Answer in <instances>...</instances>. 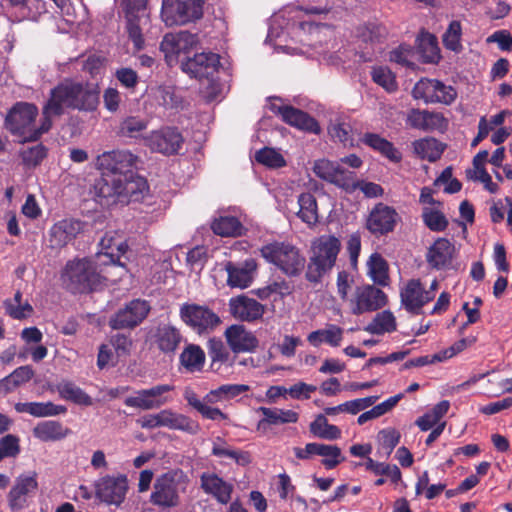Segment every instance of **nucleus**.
Segmentation results:
<instances>
[{
    "label": "nucleus",
    "mask_w": 512,
    "mask_h": 512,
    "mask_svg": "<svg viewBox=\"0 0 512 512\" xmlns=\"http://www.w3.org/2000/svg\"><path fill=\"white\" fill-rule=\"evenodd\" d=\"M188 483V476L180 469L162 474L154 482L151 503L161 508L178 506L180 494L186 491Z\"/></svg>",
    "instance_id": "39448f33"
},
{
    "label": "nucleus",
    "mask_w": 512,
    "mask_h": 512,
    "mask_svg": "<svg viewBox=\"0 0 512 512\" xmlns=\"http://www.w3.org/2000/svg\"><path fill=\"white\" fill-rule=\"evenodd\" d=\"M454 251L455 248L449 240L439 238L429 248L426 255L427 262L435 269L446 268L452 262Z\"/></svg>",
    "instance_id": "c756f323"
},
{
    "label": "nucleus",
    "mask_w": 512,
    "mask_h": 512,
    "mask_svg": "<svg viewBox=\"0 0 512 512\" xmlns=\"http://www.w3.org/2000/svg\"><path fill=\"white\" fill-rule=\"evenodd\" d=\"M229 308L235 318L246 322L256 321L262 318L265 313V306L263 304L245 295L231 298Z\"/></svg>",
    "instance_id": "b1692460"
},
{
    "label": "nucleus",
    "mask_w": 512,
    "mask_h": 512,
    "mask_svg": "<svg viewBox=\"0 0 512 512\" xmlns=\"http://www.w3.org/2000/svg\"><path fill=\"white\" fill-rule=\"evenodd\" d=\"M156 97L159 104L166 108H175L181 103L180 98L175 94V90L171 86H160L157 89Z\"/></svg>",
    "instance_id": "774afa93"
},
{
    "label": "nucleus",
    "mask_w": 512,
    "mask_h": 512,
    "mask_svg": "<svg viewBox=\"0 0 512 512\" xmlns=\"http://www.w3.org/2000/svg\"><path fill=\"white\" fill-rule=\"evenodd\" d=\"M400 217L397 211L384 203H377L366 220V228L375 236L392 232Z\"/></svg>",
    "instance_id": "a211bd4d"
},
{
    "label": "nucleus",
    "mask_w": 512,
    "mask_h": 512,
    "mask_svg": "<svg viewBox=\"0 0 512 512\" xmlns=\"http://www.w3.org/2000/svg\"><path fill=\"white\" fill-rule=\"evenodd\" d=\"M377 440L379 443L378 453L388 458L400 441V433L394 428L382 429L378 432Z\"/></svg>",
    "instance_id": "09e8293b"
},
{
    "label": "nucleus",
    "mask_w": 512,
    "mask_h": 512,
    "mask_svg": "<svg viewBox=\"0 0 512 512\" xmlns=\"http://www.w3.org/2000/svg\"><path fill=\"white\" fill-rule=\"evenodd\" d=\"M69 429L58 421H42L33 428L35 438L43 442L58 441L69 434Z\"/></svg>",
    "instance_id": "2f4dec72"
},
{
    "label": "nucleus",
    "mask_w": 512,
    "mask_h": 512,
    "mask_svg": "<svg viewBox=\"0 0 512 512\" xmlns=\"http://www.w3.org/2000/svg\"><path fill=\"white\" fill-rule=\"evenodd\" d=\"M208 353L211 358L212 367L216 365L233 366L236 356H232L228 348L225 347L221 339L211 338L208 341ZM220 366L216 369L218 370Z\"/></svg>",
    "instance_id": "ea45409f"
},
{
    "label": "nucleus",
    "mask_w": 512,
    "mask_h": 512,
    "mask_svg": "<svg viewBox=\"0 0 512 512\" xmlns=\"http://www.w3.org/2000/svg\"><path fill=\"white\" fill-rule=\"evenodd\" d=\"M412 95L425 103H442L449 105L457 97L456 90L436 79L422 78L414 86Z\"/></svg>",
    "instance_id": "9b49d317"
},
{
    "label": "nucleus",
    "mask_w": 512,
    "mask_h": 512,
    "mask_svg": "<svg viewBox=\"0 0 512 512\" xmlns=\"http://www.w3.org/2000/svg\"><path fill=\"white\" fill-rule=\"evenodd\" d=\"M340 241L331 235H323L312 243V256L307 266L306 279L318 282L335 265L340 251Z\"/></svg>",
    "instance_id": "20e7f679"
},
{
    "label": "nucleus",
    "mask_w": 512,
    "mask_h": 512,
    "mask_svg": "<svg viewBox=\"0 0 512 512\" xmlns=\"http://www.w3.org/2000/svg\"><path fill=\"white\" fill-rule=\"evenodd\" d=\"M402 398V394L395 395L393 397H390L389 399L385 400L384 402L374 406L369 411H366L362 413L357 418V423L359 425H363L366 422L376 419L387 412H389L393 407L396 406V404L399 402V400Z\"/></svg>",
    "instance_id": "3c124183"
},
{
    "label": "nucleus",
    "mask_w": 512,
    "mask_h": 512,
    "mask_svg": "<svg viewBox=\"0 0 512 512\" xmlns=\"http://www.w3.org/2000/svg\"><path fill=\"white\" fill-rule=\"evenodd\" d=\"M180 319L199 335L212 332L221 323L220 317L208 306L184 303L179 310Z\"/></svg>",
    "instance_id": "6e6552de"
},
{
    "label": "nucleus",
    "mask_w": 512,
    "mask_h": 512,
    "mask_svg": "<svg viewBox=\"0 0 512 512\" xmlns=\"http://www.w3.org/2000/svg\"><path fill=\"white\" fill-rule=\"evenodd\" d=\"M224 336L231 351L235 354L241 352H253L259 344L257 337L245 326L234 324L229 326Z\"/></svg>",
    "instance_id": "4be33fe9"
},
{
    "label": "nucleus",
    "mask_w": 512,
    "mask_h": 512,
    "mask_svg": "<svg viewBox=\"0 0 512 512\" xmlns=\"http://www.w3.org/2000/svg\"><path fill=\"white\" fill-rule=\"evenodd\" d=\"M184 398L187 401L188 405L193 407L206 419L214 421L227 419V415L225 413H223L219 408L211 407L207 405L205 402H202L198 398L197 394L191 389L185 390Z\"/></svg>",
    "instance_id": "58836bf2"
},
{
    "label": "nucleus",
    "mask_w": 512,
    "mask_h": 512,
    "mask_svg": "<svg viewBox=\"0 0 512 512\" xmlns=\"http://www.w3.org/2000/svg\"><path fill=\"white\" fill-rule=\"evenodd\" d=\"M148 121L139 116H128L122 120L119 126V134L124 137L137 138L147 129Z\"/></svg>",
    "instance_id": "8fccbe9b"
},
{
    "label": "nucleus",
    "mask_w": 512,
    "mask_h": 512,
    "mask_svg": "<svg viewBox=\"0 0 512 512\" xmlns=\"http://www.w3.org/2000/svg\"><path fill=\"white\" fill-rule=\"evenodd\" d=\"M198 44V37L188 31L168 33L164 36L160 49L168 63H172L181 54H188Z\"/></svg>",
    "instance_id": "6ab92c4d"
},
{
    "label": "nucleus",
    "mask_w": 512,
    "mask_h": 512,
    "mask_svg": "<svg viewBox=\"0 0 512 512\" xmlns=\"http://www.w3.org/2000/svg\"><path fill=\"white\" fill-rule=\"evenodd\" d=\"M211 454L219 458L233 459L237 464L243 466L251 462L250 454L248 452L233 449L221 437H216L214 439Z\"/></svg>",
    "instance_id": "72a5a7b5"
},
{
    "label": "nucleus",
    "mask_w": 512,
    "mask_h": 512,
    "mask_svg": "<svg viewBox=\"0 0 512 512\" xmlns=\"http://www.w3.org/2000/svg\"><path fill=\"white\" fill-rule=\"evenodd\" d=\"M414 50L408 45H400L398 48L390 52V61L405 67L414 65Z\"/></svg>",
    "instance_id": "338daca9"
},
{
    "label": "nucleus",
    "mask_w": 512,
    "mask_h": 512,
    "mask_svg": "<svg viewBox=\"0 0 512 512\" xmlns=\"http://www.w3.org/2000/svg\"><path fill=\"white\" fill-rule=\"evenodd\" d=\"M342 339L343 329L335 324H328L325 328L312 331L307 336V341L314 347H319L322 343L338 347Z\"/></svg>",
    "instance_id": "7c9ffc66"
},
{
    "label": "nucleus",
    "mask_w": 512,
    "mask_h": 512,
    "mask_svg": "<svg viewBox=\"0 0 512 512\" xmlns=\"http://www.w3.org/2000/svg\"><path fill=\"white\" fill-rule=\"evenodd\" d=\"M369 275L375 283L386 285L388 280V266L385 259L378 253L370 256L368 261Z\"/></svg>",
    "instance_id": "de8ad7c7"
},
{
    "label": "nucleus",
    "mask_w": 512,
    "mask_h": 512,
    "mask_svg": "<svg viewBox=\"0 0 512 512\" xmlns=\"http://www.w3.org/2000/svg\"><path fill=\"white\" fill-rule=\"evenodd\" d=\"M363 142L369 147L373 148L376 151H379L385 157L390 159L393 162H399L402 159L401 153L394 147V145L382 138L378 134L374 133H366L363 136Z\"/></svg>",
    "instance_id": "e433bc0d"
},
{
    "label": "nucleus",
    "mask_w": 512,
    "mask_h": 512,
    "mask_svg": "<svg viewBox=\"0 0 512 512\" xmlns=\"http://www.w3.org/2000/svg\"><path fill=\"white\" fill-rule=\"evenodd\" d=\"M18 413H28L34 417L55 416L64 413L66 409L52 402H19L15 404Z\"/></svg>",
    "instance_id": "473e14b6"
},
{
    "label": "nucleus",
    "mask_w": 512,
    "mask_h": 512,
    "mask_svg": "<svg viewBox=\"0 0 512 512\" xmlns=\"http://www.w3.org/2000/svg\"><path fill=\"white\" fill-rule=\"evenodd\" d=\"M128 489V478L125 474H107L94 483L95 496L109 505L120 506L126 498Z\"/></svg>",
    "instance_id": "9d476101"
},
{
    "label": "nucleus",
    "mask_w": 512,
    "mask_h": 512,
    "mask_svg": "<svg viewBox=\"0 0 512 512\" xmlns=\"http://www.w3.org/2000/svg\"><path fill=\"white\" fill-rule=\"evenodd\" d=\"M255 159L258 163L273 169L281 168L286 165V161L282 154L269 147H265L257 151Z\"/></svg>",
    "instance_id": "5fc2aeb1"
},
{
    "label": "nucleus",
    "mask_w": 512,
    "mask_h": 512,
    "mask_svg": "<svg viewBox=\"0 0 512 512\" xmlns=\"http://www.w3.org/2000/svg\"><path fill=\"white\" fill-rule=\"evenodd\" d=\"M149 311L150 306L146 301L132 300L110 318L109 325L112 329L134 328L147 317Z\"/></svg>",
    "instance_id": "dca6fc26"
},
{
    "label": "nucleus",
    "mask_w": 512,
    "mask_h": 512,
    "mask_svg": "<svg viewBox=\"0 0 512 512\" xmlns=\"http://www.w3.org/2000/svg\"><path fill=\"white\" fill-rule=\"evenodd\" d=\"M412 145L417 156L430 162L438 160L444 151L442 144L434 138L416 140Z\"/></svg>",
    "instance_id": "a19ab883"
},
{
    "label": "nucleus",
    "mask_w": 512,
    "mask_h": 512,
    "mask_svg": "<svg viewBox=\"0 0 512 512\" xmlns=\"http://www.w3.org/2000/svg\"><path fill=\"white\" fill-rule=\"evenodd\" d=\"M299 218L308 225H314L318 222V207L316 198L313 194L302 193L298 198Z\"/></svg>",
    "instance_id": "37998d69"
},
{
    "label": "nucleus",
    "mask_w": 512,
    "mask_h": 512,
    "mask_svg": "<svg viewBox=\"0 0 512 512\" xmlns=\"http://www.w3.org/2000/svg\"><path fill=\"white\" fill-rule=\"evenodd\" d=\"M442 119L439 113L412 109L408 113L407 124L412 128L425 131L436 127Z\"/></svg>",
    "instance_id": "c9c22d12"
},
{
    "label": "nucleus",
    "mask_w": 512,
    "mask_h": 512,
    "mask_svg": "<svg viewBox=\"0 0 512 512\" xmlns=\"http://www.w3.org/2000/svg\"><path fill=\"white\" fill-rule=\"evenodd\" d=\"M137 160L129 150L121 149L105 151L96 158L95 165L102 176L95 189L106 205L139 200L147 191L146 180L133 172Z\"/></svg>",
    "instance_id": "f257e3e1"
},
{
    "label": "nucleus",
    "mask_w": 512,
    "mask_h": 512,
    "mask_svg": "<svg viewBox=\"0 0 512 512\" xmlns=\"http://www.w3.org/2000/svg\"><path fill=\"white\" fill-rule=\"evenodd\" d=\"M175 387L171 384H158L147 389L136 391L124 400L127 407L140 410L159 409L173 401L172 392Z\"/></svg>",
    "instance_id": "1a4fd4ad"
},
{
    "label": "nucleus",
    "mask_w": 512,
    "mask_h": 512,
    "mask_svg": "<svg viewBox=\"0 0 512 512\" xmlns=\"http://www.w3.org/2000/svg\"><path fill=\"white\" fill-rule=\"evenodd\" d=\"M211 229L217 235L223 237H235L242 233V225L234 216H224L215 219L211 225Z\"/></svg>",
    "instance_id": "a18cd8bd"
},
{
    "label": "nucleus",
    "mask_w": 512,
    "mask_h": 512,
    "mask_svg": "<svg viewBox=\"0 0 512 512\" xmlns=\"http://www.w3.org/2000/svg\"><path fill=\"white\" fill-rule=\"evenodd\" d=\"M180 363L189 372L201 371L205 363V353L200 346L189 344L180 355Z\"/></svg>",
    "instance_id": "4c0bfd02"
},
{
    "label": "nucleus",
    "mask_w": 512,
    "mask_h": 512,
    "mask_svg": "<svg viewBox=\"0 0 512 512\" xmlns=\"http://www.w3.org/2000/svg\"><path fill=\"white\" fill-rule=\"evenodd\" d=\"M401 303L412 314H420L423 306L434 299L431 291H426L419 279L409 280L400 291Z\"/></svg>",
    "instance_id": "aec40b11"
},
{
    "label": "nucleus",
    "mask_w": 512,
    "mask_h": 512,
    "mask_svg": "<svg viewBox=\"0 0 512 512\" xmlns=\"http://www.w3.org/2000/svg\"><path fill=\"white\" fill-rule=\"evenodd\" d=\"M204 0H162L161 19L166 26L185 25L203 16Z\"/></svg>",
    "instance_id": "0eeeda50"
},
{
    "label": "nucleus",
    "mask_w": 512,
    "mask_h": 512,
    "mask_svg": "<svg viewBox=\"0 0 512 512\" xmlns=\"http://www.w3.org/2000/svg\"><path fill=\"white\" fill-rule=\"evenodd\" d=\"M100 102L98 84L66 78L50 91L49 99L43 108L40 130L34 138L46 133L52 126V118L59 117L66 110L94 112Z\"/></svg>",
    "instance_id": "f03ea898"
},
{
    "label": "nucleus",
    "mask_w": 512,
    "mask_h": 512,
    "mask_svg": "<svg viewBox=\"0 0 512 512\" xmlns=\"http://www.w3.org/2000/svg\"><path fill=\"white\" fill-rule=\"evenodd\" d=\"M126 29L134 47L141 50L144 46L143 30L149 25V15L142 0H129L126 7Z\"/></svg>",
    "instance_id": "ddd939ff"
},
{
    "label": "nucleus",
    "mask_w": 512,
    "mask_h": 512,
    "mask_svg": "<svg viewBox=\"0 0 512 512\" xmlns=\"http://www.w3.org/2000/svg\"><path fill=\"white\" fill-rule=\"evenodd\" d=\"M38 488L36 475L20 476L8 494V503L12 510H21L27 505V498Z\"/></svg>",
    "instance_id": "cd10ccee"
},
{
    "label": "nucleus",
    "mask_w": 512,
    "mask_h": 512,
    "mask_svg": "<svg viewBox=\"0 0 512 512\" xmlns=\"http://www.w3.org/2000/svg\"><path fill=\"white\" fill-rule=\"evenodd\" d=\"M59 393L61 397L66 400H71L77 404L89 406L92 404L91 397L86 394L82 389L72 383H64L59 386Z\"/></svg>",
    "instance_id": "13d9d810"
},
{
    "label": "nucleus",
    "mask_w": 512,
    "mask_h": 512,
    "mask_svg": "<svg viewBox=\"0 0 512 512\" xmlns=\"http://www.w3.org/2000/svg\"><path fill=\"white\" fill-rule=\"evenodd\" d=\"M106 279L97 270V265L90 259L69 261L62 273V280L67 289L73 293L90 292Z\"/></svg>",
    "instance_id": "7ed1b4c3"
},
{
    "label": "nucleus",
    "mask_w": 512,
    "mask_h": 512,
    "mask_svg": "<svg viewBox=\"0 0 512 512\" xmlns=\"http://www.w3.org/2000/svg\"><path fill=\"white\" fill-rule=\"evenodd\" d=\"M422 218L425 225L432 231H443L448 225L444 214L434 207H424Z\"/></svg>",
    "instance_id": "4d7b16f0"
},
{
    "label": "nucleus",
    "mask_w": 512,
    "mask_h": 512,
    "mask_svg": "<svg viewBox=\"0 0 512 512\" xmlns=\"http://www.w3.org/2000/svg\"><path fill=\"white\" fill-rule=\"evenodd\" d=\"M37 115L38 109L34 104L19 102L10 110L7 116V125L11 132L15 134H24L31 131L32 134L29 136V139L37 140L41 135L34 138L36 130H31L30 128ZM39 130L40 128L37 129V131Z\"/></svg>",
    "instance_id": "f3484780"
},
{
    "label": "nucleus",
    "mask_w": 512,
    "mask_h": 512,
    "mask_svg": "<svg viewBox=\"0 0 512 512\" xmlns=\"http://www.w3.org/2000/svg\"><path fill=\"white\" fill-rule=\"evenodd\" d=\"M317 455L323 457L322 464L327 469H333L344 461L341 449L336 445L318 443Z\"/></svg>",
    "instance_id": "603ef678"
},
{
    "label": "nucleus",
    "mask_w": 512,
    "mask_h": 512,
    "mask_svg": "<svg viewBox=\"0 0 512 512\" xmlns=\"http://www.w3.org/2000/svg\"><path fill=\"white\" fill-rule=\"evenodd\" d=\"M271 110L280 115L282 120L299 130L319 134L320 127L317 121L306 112L288 105H271Z\"/></svg>",
    "instance_id": "412c9836"
},
{
    "label": "nucleus",
    "mask_w": 512,
    "mask_h": 512,
    "mask_svg": "<svg viewBox=\"0 0 512 512\" xmlns=\"http://www.w3.org/2000/svg\"><path fill=\"white\" fill-rule=\"evenodd\" d=\"M20 440L17 436L8 434L0 439V461L4 458H14L20 453Z\"/></svg>",
    "instance_id": "69168bd1"
},
{
    "label": "nucleus",
    "mask_w": 512,
    "mask_h": 512,
    "mask_svg": "<svg viewBox=\"0 0 512 512\" xmlns=\"http://www.w3.org/2000/svg\"><path fill=\"white\" fill-rule=\"evenodd\" d=\"M100 245L105 252H101L97 254L98 261L101 264H107L108 262L104 260L103 258H108L111 263L115 262V255L113 254V246L116 247L117 251L121 254H124L127 249V245L123 242H120L118 244L114 243V239L111 236L105 235L101 241Z\"/></svg>",
    "instance_id": "e2e57ef3"
},
{
    "label": "nucleus",
    "mask_w": 512,
    "mask_h": 512,
    "mask_svg": "<svg viewBox=\"0 0 512 512\" xmlns=\"http://www.w3.org/2000/svg\"><path fill=\"white\" fill-rule=\"evenodd\" d=\"M228 274L227 283L232 288L244 289L250 286L257 270V262L253 258L246 259L243 263L228 262L225 265Z\"/></svg>",
    "instance_id": "a878e982"
},
{
    "label": "nucleus",
    "mask_w": 512,
    "mask_h": 512,
    "mask_svg": "<svg viewBox=\"0 0 512 512\" xmlns=\"http://www.w3.org/2000/svg\"><path fill=\"white\" fill-rule=\"evenodd\" d=\"M364 330L375 335L393 332L396 330V319L391 311H382L375 315Z\"/></svg>",
    "instance_id": "79ce46f5"
},
{
    "label": "nucleus",
    "mask_w": 512,
    "mask_h": 512,
    "mask_svg": "<svg viewBox=\"0 0 512 512\" xmlns=\"http://www.w3.org/2000/svg\"><path fill=\"white\" fill-rule=\"evenodd\" d=\"M310 431L315 436L326 440H336L341 437V430L336 425L329 424L324 415L316 417L310 424Z\"/></svg>",
    "instance_id": "49530a36"
},
{
    "label": "nucleus",
    "mask_w": 512,
    "mask_h": 512,
    "mask_svg": "<svg viewBox=\"0 0 512 512\" xmlns=\"http://www.w3.org/2000/svg\"><path fill=\"white\" fill-rule=\"evenodd\" d=\"M328 133L334 141H339L345 146L353 144L352 127L349 123L336 120L329 125Z\"/></svg>",
    "instance_id": "bf43d9fd"
},
{
    "label": "nucleus",
    "mask_w": 512,
    "mask_h": 512,
    "mask_svg": "<svg viewBox=\"0 0 512 512\" xmlns=\"http://www.w3.org/2000/svg\"><path fill=\"white\" fill-rule=\"evenodd\" d=\"M156 342L162 352L173 353L182 342V335L175 327L164 325L157 330Z\"/></svg>",
    "instance_id": "f704fd0d"
},
{
    "label": "nucleus",
    "mask_w": 512,
    "mask_h": 512,
    "mask_svg": "<svg viewBox=\"0 0 512 512\" xmlns=\"http://www.w3.org/2000/svg\"><path fill=\"white\" fill-rule=\"evenodd\" d=\"M418 48L424 62L435 63L439 60V48L435 37L428 35L422 38Z\"/></svg>",
    "instance_id": "0e129e2a"
},
{
    "label": "nucleus",
    "mask_w": 512,
    "mask_h": 512,
    "mask_svg": "<svg viewBox=\"0 0 512 512\" xmlns=\"http://www.w3.org/2000/svg\"><path fill=\"white\" fill-rule=\"evenodd\" d=\"M83 224L75 219H63L55 223L49 232V242L53 248H61L71 242L81 231Z\"/></svg>",
    "instance_id": "bb28decb"
},
{
    "label": "nucleus",
    "mask_w": 512,
    "mask_h": 512,
    "mask_svg": "<svg viewBox=\"0 0 512 512\" xmlns=\"http://www.w3.org/2000/svg\"><path fill=\"white\" fill-rule=\"evenodd\" d=\"M258 411L264 416V418L259 422V425L262 423L270 425L295 423L298 420V414L293 410L260 407Z\"/></svg>",
    "instance_id": "c03bdc74"
},
{
    "label": "nucleus",
    "mask_w": 512,
    "mask_h": 512,
    "mask_svg": "<svg viewBox=\"0 0 512 512\" xmlns=\"http://www.w3.org/2000/svg\"><path fill=\"white\" fill-rule=\"evenodd\" d=\"M313 172L315 175L344 190H351L354 185V172L343 169L339 164L328 159L314 161Z\"/></svg>",
    "instance_id": "4468645a"
},
{
    "label": "nucleus",
    "mask_w": 512,
    "mask_h": 512,
    "mask_svg": "<svg viewBox=\"0 0 512 512\" xmlns=\"http://www.w3.org/2000/svg\"><path fill=\"white\" fill-rule=\"evenodd\" d=\"M366 470L371 471L375 475H385L394 483L401 479V472L396 465L376 462L371 458L363 463Z\"/></svg>",
    "instance_id": "864d4df0"
},
{
    "label": "nucleus",
    "mask_w": 512,
    "mask_h": 512,
    "mask_svg": "<svg viewBox=\"0 0 512 512\" xmlns=\"http://www.w3.org/2000/svg\"><path fill=\"white\" fill-rule=\"evenodd\" d=\"M200 487L220 504H227L231 500L233 485L214 472H203L200 475Z\"/></svg>",
    "instance_id": "393cba45"
},
{
    "label": "nucleus",
    "mask_w": 512,
    "mask_h": 512,
    "mask_svg": "<svg viewBox=\"0 0 512 512\" xmlns=\"http://www.w3.org/2000/svg\"><path fill=\"white\" fill-rule=\"evenodd\" d=\"M387 303L386 294L373 285L357 286L350 299L349 308L353 315L376 311Z\"/></svg>",
    "instance_id": "f8f14e48"
},
{
    "label": "nucleus",
    "mask_w": 512,
    "mask_h": 512,
    "mask_svg": "<svg viewBox=\"0 0 512 512\" xmlns=\"http://www.w3.org/2000/svg\"><path fill=\"white\" fill-rule=\"evenodd\" d=\"M260 253L267 262L275 265L289 277L300 275L305 268V257L290 243L274 241L264 245Z\"/></svg>",
    "instance_id": "423d86ee"
},
{
    "label": "nucleus",
    "mask_w": 512,
    "mask_h": 512,
    "mask_svg": "<svg viewBox=\"0 0 512 512\" xmlns=\"http://www.w3.org/2000/svg\"><path fill=\"white\" fill-rule=\"evenodd\" d=\"M160 427H167L172 430H180L190 435H196L200 432L201 427L198 422L190 417L176 413L171 409H163L158 412Z\"/></svg>",
    "instance_id": "c85d7f7f"
},
{
    "label": "nucleus",
    "mask_w": 512,
    "mask_h": 512,
    "mask_svg": "<svg viewBox=\"0 0 512 512\" xmlns=\"http://www.w3.org/2000/svg\"><path fill=\"white\" fill-rule=\"evenodd\" d=\"M220 64L219 56L215 53H199L182 63V70L195 78H208L217 71Z\"/></svg>",
    "instance_id": "5701e85b"
},
{
    "label": "nucleus",
    "mask_w": 512,
    "mask_h": 512,
    "mask_svg": "<svg viewBox=\"0 0 512 512\" xmlns=\"http://www.w3.org/2000/svg\"><path fill=\"white\" fill-rule=\"evenodd\" d=\"M184 143V138L177 128L165 127L151 132L146 138L147 146L163 155L177 154Z\"/></svg>",
    "instance_id": "2eb2a0df"
},
{
    "label": "nucleus",
    "mask_w": 512,
    "mask_h": 512,
    "mask_svg": "<svg viewBox=\"0 0 512 512\" xmlns=\"http://www.w3.org/2000/svg\"><path fill=\"white\" fill-rule=\"evenodd\" d=\"M372 79L375 83L383 87L387 92H394L398 85L394 74L387 67H375L371 72Z\"/></svg>",
    "instance_id": "052dcab7"
},
{
    "label": "nucleus",
    "mask_w": 512,
    "mask_h": 512,
    "mask_svg": "<svg viewBox=\"0 0 512 512\" xmlns=\"http://www.w3.org/2000/svg\"><path fill=\"white\" fill-rule=\"evenodd\" d=\"M293 291V285L286 280L273 281L267 286L258 289L257 295L261 299H268L271 295L277 294L281 297L290 295Z\"/></svg>",
    "instance_id": "680f3d73"
},
{
    "label": "nucleus",
    "mask_w": 512,
    "mask_h": 512,
    "mask_svg": "<svg viewBox=\"0 0 512 512\" xmlns=\"http://www.w3.org/2000/svg\"><path fill=\"white\" fill-rule=\"evenodd\" d=\"M461 36H462V27L459 21H452L445 33L443 34V44L444 46L454 52H459L462 50L461 44Z\"/></svg>",
    "instance_id": "6e6d98bb"
}]
</instances>
